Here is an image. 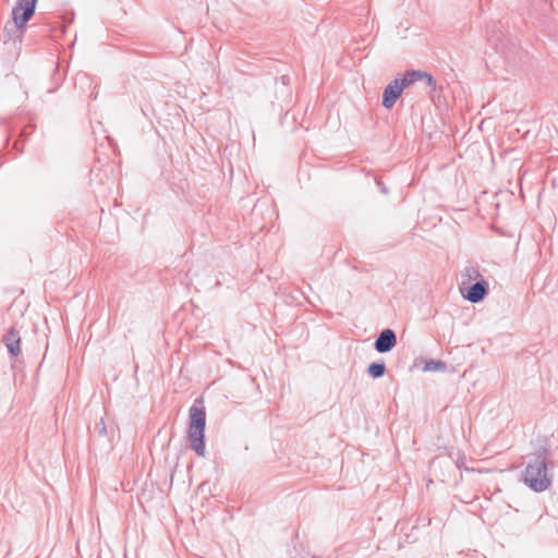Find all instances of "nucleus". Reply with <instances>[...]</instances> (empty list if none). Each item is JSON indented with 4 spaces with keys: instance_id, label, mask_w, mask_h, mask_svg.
<instances>
[{
    "instance_id": "1",
    "label": "nucleus",
    "mask_w": 558,
    "mask_h": 558,
    "mask_svg": "<svg viewBox=\"0 0 558 558\" xmlns=\"http://www.w3.org/2000/svg\"><path fill=\"white\" fill-rule=\"evenodd\" d=\"M553 468L554 462L549 459L548 451L544 449L529 460L522 480L534 492L547 490L553 482V474L550 473Z\"/></svg>"
},
{
    "instance_id": "9",
    "label": "nucleus",
    "mask_w": 558,
    "mask_h": 558,
    "mask_svg": "<svg viewBox=\"0 0 558 558\" xmlns=\"http://www.w3.org/2000/svg\"><path fill=\"white\" fill-rule=\"evenodd\" d=\"M386 373V365L384 362L381 363H371L367 367V374L373 378H380Z\"/></svg>"
},
{
    "instance_id": "15",
    "label": "nucleus",
    "mask_w": 558,
    "mask_h": 558,
    "mask_svg": "<svg viewBox=\"0 0 558 558\" xmlns=\"http://www.w3.org/2000/svg\"><path fill=\"white\" fill-rule=\"evenodd\" d=\"M493 31H489V28H487V34H488V40L490 41H494V35L492 34Z\"/></svg>"
},
{
    "instance_id": "13",
    "label": "nucleus",
    "mask_w": 558,
    "mask_h": 558,
    "mask_svg": "<svg viewBox=\"0 0 558 558\" xmlns=\"http://www.w3.org/2000/svg\"><path fill=\"white\" fill-rule=\"evenodd\" d=\"M99 429H100V434H105V433H106V425H105V423H104V420H102V418H101V421H100Z\"/></svg>"
},
{
    "instance_id": "10",
    "label": "nucleus",
    "mask_w": 558,
    "mask_h": 558,
    "mask_svg": "<svg viewBox=\"0 0 558 558\" xmlns=\"http://www.w3.org/2000/svg\"><path fill=\"white\" fill-rule=\"evenodd\" d=\"M447 368V365L442 361L429 360L424 365V371L428 372H444Z\"/></svg>"
},
{
    "instance_id": "8",
    "label": "nucleus",
    "mask_w": 558,
    "mask_h": 558,
    "mask_svg": "<svg viewBox=\"0 0 558 558\" xmlns=\"http://www.w3.org/2000/svg\"><path fill=\"white\" fill-rule=\"evenodd\" d=\"M3 341L8 348L9 353L12 356H17L21 353V337L15 328H11L3 338Z\"/></svg>"
},
{
    "instance_id": "12",
    "label": "nucleus",
    "mask_w": 558,
    "mask_h": 558,
    "mask_svg": "<svg viewBox=\"0 0 558 558\" xmlns=\"http://www.w3.org/2000/svg\"><path fill=\"white\" fill-rule=\"evenodd\" d=\"M505 61L510 68H514L517 64L515 58L510 52L505 54Z\"/></svg>"
},
{
    "instance_id": "16",
    "label": "nucleus",
    "mask_w": 558,
    "mask_h": 558,
    "mask_svg": "<svg viewBox=\"0 0 558 558\" xmlns=\"http://www.w3.org/2000/svg\"><path fill=\"white\" fill-rule=\"evenodd\" d=\"M378 185L383 193H387V189L380 182H378Z\"/></svg>"
},
{
    "instance_id": "3",
    "label": "nucleus",
    "mask_w": 558,
    "mask_h": 558,
    "mask_svg": "<svg viewBox=\"0 0 558 558\" xmlns=\"http://www.w3.org/2000/svg\"><path fill=\"white\" fill-rule=\"evenodd\" d=\"M37 0H17L16 5L12 10L14 27L22 35V29L35 13Z\"/></svg>"
},
{
    "instance_id": "6",
    "label": "nucleus",
    "mask_w": 558,
    "mask_h": 558,
    "mask_svg": "<svg viewBox=\"0 0 558 558\" xmlns=\"http://www.w3.org/2000/svg\"><path fill=\"white\" fill-rule=\"evenodd\" d=\"M461 292L463 296L472 302V303H478L485 299V296L488 293V283L481 279L474 283H472L466 292L463 291L461 288Z\"/></svg>"
},
{
    "instance_id": "2",
    "label": "nucleus",
    "mask_w": 558,
    "mask_h": 558,
    "mask_svg": "<svg viewBox=\"0 0 558 558\" xmlns=\"http://www.w3.org/2000/svg\"><path fill=\"white\" fill-rule=\"evenodd\" d=\"M206 414L203 408L196 405L190 409L189 440L191 448L198 457H205Z\"/></svg>"
},
{
    "instance_id": "11",
    "label": "nucleus",
    "mask_w": 558,
    "mask_h": 558,
    "mask_svg": "<svg viewBox=\"0 0 558 558\" xmlns=\"http://www.w3.org/2000/svg\"><path fill=\"white\" fill-rule=\"evenodd\" d=\"M462 276L468 279V282L482 277L478 269L473 266L466 267Z\"/></svg>"
},
{
    "instance_id": "4",
    "label": "nucleus",
    "mask_w": 558,
    "mask_h": 558,
    "mask_svg": "<svg viewBox=\"0 0 558 558\" xmlns=\"http://www.w3.org/2000/svg\"><path fill=\"white\" fill-rule=\"evenodd\" d=\"M396 81H398V85L402 92L416 82H423L428 87H433L435 85L433 76L427 72L420 70L407 71L401 77H397Z\"/></svg>"
},
{
    "instance_id": "5",
    "label": "nucleus",
    "mask_w": 558,
    "mask_h": 558,
    "mask_svg": "<svg viewBox=\"0 0 558 558\" xmlns=\"http://www.w3.org/2000/svg\"><path fill=\"white\" fill-rule=\"evenodd\" d=\"M397 344L396 332L390 329H384L374 342V349L379 353L390 352Z\"/></svg>"
},
{
    "instance_id": "14",
    "label": "nucleus",
    "mask_w": 558,
    "mask_h": 558,
    "mask_svg": "<svg viewBox=\"0 0 558 558\" xmlns=\"http://www.w3.org/2000/svg\"><path fill=\"white\" fill-rule=\"evenodd\" d=\"M281 82H282V85L287 86L289 83V77L286 75L281 76Z\"/></svg>"
},
{
    "instance_id": "7",
    "label": "nucleus",
    "mask_w": 558,
    "mask_h": 558,
    "mask_svg": "<svg viewBox=\"0 0 558 558\" xmlns=\"http://www.w3.org/2000/svg\"><path fill=\"white\" fill-rule=\"evenodd\" d=\"M402 90L398 85V81L396 78L391 81L384 89L383 93V106L387 109H390L395 106L398 98L401 96Z\"/></svg>"
}]
</instances>
